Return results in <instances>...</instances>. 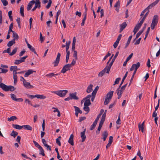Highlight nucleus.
Segmentation results:
<instances>
[{"label": "nucleus", "mask_w": 160, "mask_h": 160, "mask_svg": "<svg viewBox=\"0 0 160 160\" xmlns=\"http://www.w3.org/2000/svg\"><path fill=\"white\" fill-rule=\"evenodd\" d=\"M71 66L69 64H68L64 65L61 71V72L64 73L68 70L70 69Z\"/></svg>", "instance_id": "5"}, {"label": "nucleus", "mask_w": 160, "mask_h": 160, "mask_svg": "<svg viewBox=\"0 0 160 160\" xmlns=\"http://www.w3.org/2000/svg\"><path fill=\"white\" fill-rule=\"evenodd\" d=\"M140 64L139 62H137V64H133L132 65L131 68L130 69V70L132 71L135 69L132 75L134 76L135 74L136 73L137 70L140 67Z\"/></svg>", "instance_id": "4"}, {"label": "nucleus", "mask_w": 160, "mask_h": 160, "mask_svg": "<svg viewBox=\"0 0 160 160\" xmlns=\"http://www.w3.org/2000/svg\"><path fill=\"white\" fill-rule=\"evenodd\" d=\"M68 142L72 146L74 145V144L73 142V135L72 134L71 135Z\"/></svg>", "instance_id": "18"}, {"label": "nucleus", "mask_w": 160, "mask_h": 160, "mask_svg": "<svg viewBox=\"0 0 160 160\" xmlns=\"http://www.w3.org/2000/svg\"><path fill=\"white\" fill-rule=\"evenodd\" d=\"M113 91H110L106 95V97L108 98L111 99L112 97L113 93Z\"/></svg>", "instance_id": "20"}, {"label": "nucleus", "mask_w": 160, "mask_h": 160, "mask_svg": "<svg viewBox=\"0 0 160 160\" xmlns=\"http://www.w3.org/2000/svg\"><path fill=\"white\" fill-rule=\"evenodd\" d=\"M115 59H116V58L113 57V58L112 59V60L111 62L108 65V69L107 72V73H109L111 67L112 66V65L113 64V63L114 62V61H115Z\"/></svg>", "instance_id": "14"}, {"label": "nucleus", "mask_w": 160, "mask_h": 160, "mask_svg": "<svg viewBox=\"0 0 160 160\" xmlns=\"http://www.w3.org/2000/svg\"><path fill=\"white\" fill-rule=\"evenodd\" d=\"M84 100L85 101L84 103V106H88L91 104L90 99H87Z\"/></svg>", "instance_id": "28"}, {"label": "nucleus", "mask_w": 160, "mask_h": 160, "mask_svg": "<svg viewBox=\"0 0 160 160\" xmlns=\"http://www.w3.org/2000/svg\"><path fill=\"white\" fill-rule=\"evenodd\" d=\"M52 3V1L51 0H49L48 5L46 6V8L47 9H49Z\"/></svg>", "instance_id": "49"}, {"label": "nucleus", "mask_w": 160, "mask_h": 160, "mask_svg": "<svg viewBox=\"0 0 160 160\" xmlns=\"http://www.w3.org/2000/svg\"><path fill=\"white\" fill-rule=\"evenodd\" d=\"M108 133L107 131H105L102 132V136L103 137V138H102L103 139L104 141H105L107 138L108 136Z\"/></svg>", "instance_id": "19"}, {"label": "nucleus", "mask_w": 160, "mask_h": 160, "mask_svg": "<svg viewBox=\"0 0 160 160\" xmlns=\"http://www.w3.org/2000/svg\"><path fill=\"white\" fill-rule=\"evenodd\" d=\"M86 129L85 128L84 131L81 132L80 133L81 137L82 139V142H84L85 140L86 137L85 135V133L86 132Z\"/></svg>", "instance_id": "12"}, {"label": "nucleus", "mask_w": 160, "mask_h": 160, "mask_svg": "<svg viewBox=\"0 0 160 160\" xmlns=\"http://www.w3.org/2000/svg\"><path fill=\"white\" fill-rule=\"evenodd\" d=\"M3 5L4 6H6L8 4V2L7 0H1Z\"/></svg>", "instance_id": "52"}, {"label": "nucleus", "mask_w": 160, "mask_h": 160, "mask_svg": "<svg viewBox=\"0 0 160 160\" xmlns=\"http://www.w3.org/2000/svg\"><path fill=\"white\" fill-rule=\"evenodd\" d=\"M83 109L85 111L87 112V113H85V114H87L89 112L90 108L88 106H84Z\"/></svg>", "instance_id": "46"}, {"label": "nucleus", "mask_w": 160, "mask_h": 160, "mask_svg": "<svg viewBox=\"0 0 160 160\" xmlns=\"http://www.w3.org/2000/svg\"><path fill=\"white\" fill-rule=\"evenodd\" d=\"M28 47L31 51L33 52L35 54H37L35 48L29 44H28Z\"/></svg>", "instance_id": "21"}, {"label": "nucleus", "mask_w": 160, "mask_h": 160, "mask_svg": "<svg viewBox=\"0 0 160 160\" xmlns=\"http://www.w3.org/2000/svg\"><path fill=\"white\" fill-rule=\"evenodd\" d=\"M20 70V69H18V67L17 66H11L10 68V70L11 71H12V70H15L17 71V70Z\"/></svg>", "instance_id": "39"}, {"label": "nucleus", "mask_w": 160, "mask_h": 160, "mask_svg": "<svg viewBox=\"0 0 160 160\" xmlns=\"http://www.w3.org/2000/svg\"><path fill=\"white\" fill-rule=\"evenodd\" d=\"M12 11H10L8 12V15L9 17V18L10 19V20L11 21H13V18L12 16Z\"/></svg>", "instance_id": "43"}, {"label": "nucleus", "mask_w": 160, "mask_h": 160, "mask_svg": "<svg viewBox=\"0 0 160 160\" xmlns=\"http://www.w3.org/2000/svg\"><path fill=\"white\" fill-rule=\"evenodd\" d=\"M158 15H154L151 24V29L153 30L158 24Z\"/></svg>", "instance_id": "1"}, {"label": "nucleus", "mask_w": 160, "mask_h": 160, "mask_svg": "<svg viewBox=\"0 0 160 160\" xmlns=\"http://www.w3.org/2000/svg\"><path fill=\"white\" fill-rule=\"evenodd\" d=\"M127 26V24L126 22H124L120 25V29L119 32L121 33L122 31L126 28Z\"/></svg>", "instance_id": "16"}, {"label": "nucleus", "mask_w": 160, "mask_h": 160, "mask_svg": "<svg viewBox=\"0 0 160 160\" xmlns=\"http://www.w3.org/2000/svg\"><path fill=\"white\" fill-rule=\"evenodd\" d=\"M12 127L17 129L20 130L23 128V125L22 126H20L18 124H12Z\"/></svg>", "instance_id": "22"}, {"label": "nucleus", "mask_w": 160, "mask_h": 160, "mask_svg": "<svg viewBox=\"0 0 160 160\" xmlns=\"http://www.w3.org/2000/svg\"><path fill=\"white\" fill-rule=\"evenodd\" d=\"M119 87L116 91V92L118 95V99H119L121 97L123 93V91Z\"/></svg>", "instance_id": "10"}, {"label": "nucleus", "mask_w": 160, "mask_h": 160, "mask_svg": "<svg viewBox=\"0 0 160 160\" xmlns=\"http://www.w3.org/2000/svg\"><path fill=\"white\" fill-rule=\"evenodd\" d=\"M52 92L60 97H63L65 96L66 93L68 92V91L67 90H60L53 91Z\"/></svg>", "instance_id": "2"}, {"label": "nucleus", "mask_w": 160, "mask_h": 160, "mask_svg": "<svg viewBox=\"0 0 160 160\" xmlns=\"http://www.w3.org/2000/svg\"><path fill=\"white\" fill-rule=\"evenodd\" d=\"M128 74V72H126V73L125 74L124 76L123 77V78H122V82L119 85V88L121 87V86H122V85L123 83V82L125 80V79L126 78V77L127 76Z\"/></svg>", "instance_id": "30"}, {"label": "nucleus", "mask_w": 160, "mask_h": 160, "mask_svg": "<svg viewBox=\"0 0 160 160\" xmlns=\"http://www.w3.org/2000/svg\"><path fill=\"white\" fill-rule=\"evenodd\" d=\"M22 62L21 61V60H16L15 61L14 64L16 65H18L20 63H21Z\"/></svg>", "instance_id": "55"}, {"label": "nucleus", "mask_w": 160, "mask_h": 160, "mask_svg": "<svg viewBox=\"0 0 160 160\" xmlns=\"http://www.w3.org/2000/svg\"><path fill=\"white\" fill-rule=\"evenodd\" d=\"M35 6L32 9V11H35L37 8H40L41 7V4H39L37 3H35Z\"/></svg>", "instance_id": "38"}, {"label": "nucleus", "mask_w": 160, "mask_h": 160, "mask_svg": "<svg viewBox=\"0 0 160 160\" xmlns=\"http://www.w3.org/2000/svg\"><path fill=\"white\" fill-rule=\"evenodd\" d=\"M133 55V53H131L127 58L126 59V60L128 61H129L131 59V58H132V56Z\"/></svg>", "instance_id": "63"}, {"label": "nucleus", "mask_w": 160, "mask_h": 160, "mask_svg": "<svg viewBox=\"0 0 160 160\" xmlns=\"http://www.w3.org/2000/svg\"><path fill=\"white\" fill-rule=\"evenodd\" d=\"M28 57V56L27 55H26L24 57H23L22 58H20V59L21 60V61L22 62H23L25 61V60Z\"/></svg>", "instance_id": "60"}, {"label": "nucleus", "mask_w": 160, "mask_h": 160, "mask_svg": "<svg viewBox=\"0 0 160 160\" xmlns=\"http://www.w3.org/2000/svg\"><path fill=\"white\" fill-rule=\"evenodd\" d=\"M38 149L39 150V154L42 155V156H44L45 154L44 153V151L43 149L41 147L40 148H39Z\"/></svg>", "instance_id": "34"}, {"label": "nucleus", "mask_w": 160, "mask_h": 160, "mask_svg": "<svg viewBox=\"0 0 160 160\" xmlns=\"http://www.w3.org/2000/svg\"><path fill=\"white\" fill-rule=\"evenodd\" d=\"M24 6L23 5H22L20 8V13L21 16L22 17H24Z\"/></svg>", "instance_id": "26"}, {"label": "nucleus", "mask_w": 160, "mask_h": 160, "mask_svg": "<svg viewBox=\"0 0 160 160\" xmlns=\"http://www.w3.org/2000/svg\"><path fill=\"white\" fill-rule=\"evenodd\" d=\"M121 79V78H117L115 81L114 84H113V86H114L116 84H118Z\"/></svg>", "instance_id": "53"}, {"label": "nucleus", "mask_w": 160, "mask_h": 160, "mask_svg": "<svg viewBox=\"0 0 160 160\" xmlns=\"http://www.w3.org/2000/svg\"><path fill=\"white\" fill-rule=\"evenodd\" d=\"M140 27H141L140 26H138V24L136 25V26L135 27L133 31L134 33V35H135L136 33V32L139 30Z\"/></svg>", "instance_id": "32"}, {"label": "nucleus", "mask_w": 160, "mask_h": 160, "mask_svg": "<svg viewBox=\"0 0 160 160\" xmlns=\"http://www.w3.org/2000/svg\"><path fill=\"white\" fill-rule=\"evenodd\" d=\"M73 57L75 58V59H78L77 57V52L76 51H74V53L73 55Z\"/></svg>", "instance_id": "54"}, {"label": "nucleus", "mask_w": 160, "mask_h": 160, "mask_svg": "<svg viewBox=\"0 0 160 160\" xmlns=\"http://www.w3.org/2000/svg\"><path fill=\"white\" fill-rule=\"evenodd\" d=\"M86 119V118L85 117H79L78 121L79 122H81V121L85 120Z\"/></svg>", "instance_id": "56"}, {"label": "nucleus", "mask_w": 160, "mask_h": 160, "mask_svg": "<svg viewBox=\"0 0 160 160\" xmlns=\"http://www.w3.org/2000/svg\"><path fill=\"white\" fill-rule=\"evenodd\" d=\"M11 98L13 100H14L17 102H22L23 101V99L21 98H16V95L13 94H11Z\"/></svg>", "instance_id": "7"}, {"label": "nucleus", "mask_w": 160, "mask_h": 160, "mask_svg": "<svg viewBox=\"0 0 160 160\" xmlns=\"http://www.w3.org/2000/svg\"><path fill=\"white\" fill-rule=\"evenodd\" d=\"M26 51L25 49H23L19 53V56L21 57L22 56L25 52Z\"/></svg>", "instance_id": "64"}, {"label": "nucleus", "mask_w": 160, "mask_h": 160, "mask_svg": "<svg viewBox=\"0 0 160 160\" xmlns=\"http://www.w3.org/2000/svg\"><path fill=\"white\" fill-rule=\"evenodd\" d=\"M111 99L106 97L105 100L104 102V104L105 105H107L110 102Z\"/></svg>", "instance_id": "45"}, {"label": "nucleus", "mask_w": 160, "mask_h": 160, "mask_svg": "<svg viewBox=\"0 0 160 160\" xmlns=\"http://www.w3.org/2000/svg\"><path fill=\"white\" fill-rule=\"evenodd\" d=\"M108 69V66H107L103 70L99 72L98 74V76L100 77H102L106 72L107 73H107Z\"/></svg>", "instance_id": "8"}, {"label": "nucleus", "mask_w": 160, "mask_h": 160, "mask_svg": "<svg viewBox=\"0 0 160 160\" xmlns=\"http://www.w3.org/2000/svg\"><path fill=\"white\" fill-rule=\"evenodd\" d=\"M10 51H11L10 48H8L7 49L5 50H4L3 51V53H8L10 54Z\"/></svg>", "instance_id": "51"}, {"label": "nucleus", "mask_w": 160, "mask_h": 160, "mask_svg": "<svg viewBox=\"0 0 160 160\" xmlns=\"http://www.w3.org/2000/svg\"><path fill=\"white\" fill-rule=\"evenodd\" d=\"M97 124V123H96L94 122L93 124L92 125H91V127H90V130H92L93 129H94L95 127H96Z\"/></svg>", "instance_id": "47"}, {"label": "nucleus", "mask_w": 160, "mask_h": 160, "mask_svg": "<svg viewBox=\"0 0 160 160\" xmlns=\"http://www.w3.org/2000/svg\"><path fill=\"white\" fill-rule=\"evenodd\" d=\"M25 103H27L28 104L30 105L31 106H33L31 102L28 99H26L25 100Z\"/></svg>", "instance_id": "59"}, {"label": "nucleus", "mask_w": 160, "mask_h": 160, "mask_svg": "<svg viewBox=\"0 0 160 160\" xmlns=\"http://www.w3.org/2000/svg\"><path fill=\"white\" fill-rule=\"evenodd\" d=\"M15 43V42L14 41V39H12V40L8 42L7 44V46L9 47H11Z\"/></svg>", "instance_id": "33"}, {"label": "nucleus", "mask_w": 160, "mask_h": 160, "mask_svg": "<svg viewBox=\"0 0 160 160\" xmlns=\"http://www.w3.org/2000/svg\"><path fill=\"white\" fill-rule=\"evenodd\" d=\"M119 43V42L116 41L114 43L113 46L115 48H116L117 47L118 43Z\"/></svg>", "instance_id": "58"}, {"label": "nucleus", "mask_w": 160, "mask_h": 160, "mask_svg": "<svg viewBox=\"0 0 160 160\" xmlns=\"http://www.w3.org/2000/svg\"><path fill=\"white\" fill-rule=\"evenodd\" d=\"M34 0H32L31 1L28 3L27 7V9L28 11H29L31 9L32 5L34 3Z\"/></svg>", "instance_id": "17"}, {"label": "nucleus", "mask_w": 160, "mask_h": 160, "mask_svg": "<svg viewBox=\"0 0 160 160\" xmlns=\"http://www.w3.org/2000/svg\"><path fill=\"white\" fill-rule=\"evenodd\" d=\"M158 3L157 2L155 1V2L150 4L147 8H146L144 10H143L141 12L140 16H143L144 13L146 12L147 10H149V9L152 8L155 6Z\"/></svg>", "instance_id": "3"}, {"label": "nucleus", "mask_w": 160, "mask_h": 160, "mask_svg": "<svg viewBox=\"0 0 160 160\" xmlns=\"http://www.w3.org/2000/svg\"><path fill=\"white\" fill-rule=\"evenodd\" d=\"M146 12H147L145 13V14L144 15V16L142 18V19H144V20H145L146 17L149 14L150 11H149V10H147V11Z\"/></svg>", "instance_id": "61"}, {"label": "nucleus", "mask_w": 160, "mask_h": 160, "mask_svg": "<svg viewBox=\"0 0 160 160\" xmlns=\"http://www.w3.org/2000/svg\"><path fill=\"white\" fill-rule=\"evenodd\" d=\"M59 74L58 73H57L56 74H54L53 72L50 73L46 75V76L47 77H49L50 78H51L53 76H57Z\"/></svg>", "instance_id": "40"}, {"label": "nucleus", "mask_w": 160, "mask_h": 160, "mask_svg": "<svg viewBox=\"0 0 160 160\" xmlns=\"http://www.w3.org/2000/svg\"><path fill=\"white\" fill-rule=\"evenodd\" d=\"M17 119V118L15 116H12L9 118H8V121H14Z\"/></svg>", "instance_id": "37"}, {"label": "nucleus", "mask_w": 160, "mask_h": 160, "mask_svg": "<svg viewBox=\"0 0 160 160\" xmlns=\"http://www.w3.org/2000/svg\"><path fill=\"white\" fill-rule=\"evenodd\" d=\"M144 123V122H143L141 125L139 124L138 125V128L139 131L141 130L142 132H143L144 131V128L143 127Z\"/></svg>", "instance_id": "24"}, {"label": "nucleus", "mask_w": 160, "mask_h": 160, "mask_svg": "<svg viewBox=\"0 0 160 160\" xmlns=\"http://www.w3.org/2000/svg\"><path fill=\"white\" fill-rule=\"evenodd\" d=\"M77 93L76 92L72 93H70L69 95V96L70 97L71 100L74 99V100H78L79 98L77 96Z\"/></svg>", "instance_id": "11"}, {"label": "nucleus", "mask_w": 160, "mask_h": 160, "mask_svg": "<svg viewBox=\"0 0 160 160\" xmlns=\"http://www.w3.org/2000/svg\"><path fill=\"white\" fill-rule=\"evenodd\" d=\"M74 108L75 112L80 114H82V111L78 107L75 106H74Z\"/></svg>", "instance_id": "36"}, {"label": "nucleus", "mask_w": 160, "mask_h": 160, "mask_svg": "<svg viewBox=\"0 0 160 160\" xmlns=\"http://www.w3.org/2000/svg\"><path fill=\"white\" fill-rule=\"evenodd\" d=\"M12 33V38H13V39H14V41H15V40H17L18 39L19 37L18 34L15 32H14Z\"/></svg>", "instance_id": "27"}, {"label": "nucleus", "mask_w": 160, "mask_h": 160, "mask_svg": "<svg viewBox=\"0 0 160 160\" xmlns=\"http://www.w3.org/2000/svg\"><path fill=\"white\" fill-rule=\"evenodd\" d=\"M18 50V48H15L12 51V52L10 53L9 55L10 56H12L14 54L16 53Z\"/></svg>", "instance_id": "44"}, {"label": "nucleus", "mask_w": 160, "mask_h": 160, "mask_svg": "<svg viewBox=\"0 0 160 160\" xmlns=\"http://www.w3.org/2000/svg\"><path fill=\"white\" fill-rule=\"evenodd\" d=\"M120 1L119 0H118L115 4L114 7L115 8H119L120 7Z\"/></svg>", "instance_id": "48"}, {"label": "nucleus", "mask_w": 160, "mask_h": 160, "mask_svg": "<svg viewBox=\"0 0 160 160\" xmlns=\"http://www.w3.org/2000/svg\"><path fill=\"white\" fill-rule=\"evenodd\" d=\"M61 55L60 53L58 52V55L56 59V60L53 63L54 64V67H56L58 66L60 61Z\"/></svg>", "instance_id": "6"}, {"label": "nucleus", "mask_w": 160, "mask_h": 160, "mask_svg": "<svg viewBox=\"0 0 160 160\" xmlns=\"http://www.w3.org/2000/svg\"><path fill=\"white\" fill-rule=\"evenodd\" d=\"M18 133L17 132L13 130L11 133L10 135L12 136H13L14 138H15L18 135Z\"/></svg>", "instance_id": "41"}, {"label": "nucleus", "mask_w": 160, "mask_h": 160, "mask_svg": "<svg viewBox=\"0 0 160 160\" xmlns=\"http://www.w3.org/2000/svg\"><path fill=\"white\" fill-rule=\"evenodd\" d=\"M8 86H7L2 82H0V88H2V90L6 92L8 91Z\"/></svg>", "instance_id": "9"}, {"label": "nucleus", "mask_w": 160, "mask_h": 160, "mask_svg": "<svg viewBox=\"0 0 160 160\" xmlns=\"http://www.w3.org/2000/svg\"><path fill=\"white\" fill-rule=\"evenodd\" d=\"M61 136H59L56 139V143L59 146H61V143L60 142V140H61Z\"/></svg>", "instance_id": "42"}, {"label": "nucleus", "mask_w": 160, "mask_h": 160, "mask_svg": "<svg viewBox=\"0 0 160 160\" xmlns=\"http://www.w3.org/2000/svg\"><path fill=\"white\" fill-rule=\"evenodd\" d=\"M8 91H10L11 92H12L16 89V88L12 86L9 85L8 86Z\"/></svg>", "instance_id": "35"}, {"label": "nucleus", "mask_w": 160, "mask_h": 160, "mask_svg": "<svg viewBox=\"0 0 160 160\" xmlns=\"http://www.w3.org/2000/svg\"><path fill=\"white\" fill-rule=\"evenodd\" d=\"M23 128H24L26 130L30 131L32 130V128L29 125H23Z\"/></svg>", "instance_id": "29"}, {"label": "nucleus", "mask_w": 160, "mask_h": 160, "mask_svg": "<svg viewBox=\"0 0 160 160\" xmlns=\"http://www.w3.org/2000/svg\"><path fill=\"white\" fill-rule=\"evenodd\" d=\"M24 86L28 88H33V86L31 85L30 83L26 81H24L23 83Z\"/></svg>", "instance_id": "13"}, {"label": "nucleus", "mask_w": 160, "mask_h": 160, "mask_svg": "<svg viewBox=\"0 0 160 160\" xmlns=\"http://www.w3.org/2000/svg\"><path fill=\"white\" fill-rule=\"evenodd\" d=\"M33 142L36 147L38 148V149L41 147V146L40 145H39L38 144V143L37 142H36L35 141L33 140Z\"/></svg>", "instance_id": "50"}, {"label": "nucleus", "mask_w": 160, "mask_h": 160, "mask_svg": "<svg viewBox=\"0 0 160 160\" xmlns=\"http://www.w3.org/2000/svg\"><path fill=\"white\" fill-rule=\"evenodd\" d=\"M141 39V38H139L138 40H136V42L134 43L135 45H138L140 43V41Z\"/></svg>", "instance_id": "57"}, {"label": "nucleus", "mask_w": 160, "mask_h": 160, "mask_svg": "<svg viewBox=\"0 0 160 160\" xmlns=\"http://www.w3.org/2000/svg\"><path fill=\"white\" fill-rule=\"evenodd\" d=\"M52 109H54V110L53 111L54 112H58V113L57 114V116L58 117H60L61 116L60 112L59 111V110L57 108L54 107H52Z\"/></svg>", "instance_id": "31"}, {"label": "nucleus", "mask_w": 160, "mask_h": 160, "mask_svg": "<svg viewBox=\"0 0 160 160\" xmlns=\"http://www.w3.org/2000/svg\"><path fill=\"white\" fill-rule=\"evenodd\" d=\"M93 85H92L91 84L89 86H88L87 88V89L86 90V92L88 93H90L92 91V88Z\"/></svg>", "instance_id": "23"}, {"label": "nucleus", "mask_w": 160, "mask_h": 160, "mask_svg": "<svg viewBox=\"0 0 160 160\" xmlns=\"http://www.w3.org/2000/svg\"><path fill=\"white\" fill-rule=\"evenodd\" d=\"M34 72H36V71L32 69H29L25 73L24 77H28L31 74H32Z\"/></svg>", "instance_id": "15"}, {"label": "nucleus", "mask_w": 160, "mask_h": 160, "mask_svg": "<svg viewBox=\"0 0 160 160\" xmlns=\"http://www.w3.org/2000/svg\"><path fill=\"white\" fill-rule=\"evenodd\" d=\"M35 97L38 98L44 99L46 98V97L43 95L36 94Z\"/></svg>", "instance_id": "25"}, {"label": "nucleus", "mask_w": 160, "mask_h": 160, "mask_svg": "<svg viewBox=\"0 0 160 160\" xmlns=\"http://www.w3.org/2000/svg\"><path fill=\"white\" fill-rule=\"evenodd\" d=\"M40 39L41 42H42L44 40V38L42 37V33L41 32L40 33Z\"/></svg>", "instance_id": "62"}]
</instances>
